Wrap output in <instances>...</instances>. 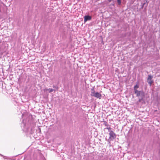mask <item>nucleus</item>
I'll list each match as a JSON object with an SVG mask.
<instances>
[{
	"label": "nucleus",
	"mask_w": 160,
	"mask_h": 160,
	"mask_svg": "<svg viewBox=\"0 0 160 160\" xmlns=\"http://www.w3.org/2000/svg\"><path fill=\"white\" fill-rule=\"evenodd\" d=\"M106 129L108 130V131L109 132H110V131H112L111 130V128L110 127H107L106 128Z\"/></svg>",
	"instance_id": "obj_8"
},
{
	"label": "nucleus",
	"mask_w": 160,
	"mask_h": 160,
	"mask_svg": "<svg viewBox=\"0 0 160 160\" xmlns=\"http://www.w3.org/2000/svg\"><path fill=\"white\" fill-rule=\"evenodd\" d=\"M21 127H23L25 126V124L24 123V121L23 120V121L22 122L21 124Z\"/></svg>",
	"instance_id": "obj_9"
},
{
	"label": "nucleus",
	"mask_w": 160,
	"mask_h": 160,
	"mask_svg": "<svg viewBox=\"0 0 160 160\" xmlns=\"http://www.w3.org/2000/svg\"><path fill=\"white\" fill-rule=\"evenodd\" d=\"M118 4L120 5L121 3V1L120 0H117Z\"/></svg>",
	"instance_id": "obj_10"
},
{
	"label": "nucleus",
	"mask_w": 160,
	"mask_h": 160,
	"mask_svg": "<svg viewBox=\"0 0 160 160\" xmlns=\"http://www.w3.org/2000/svg\"><path fill=\"white\" fill-rule=\"evenodd\" d=\"M92 18L90 16L86 15L84 17V22H86L88 20H90Z\"/></svg>",
	"instance_id": "obj_5"
},
{
	"label": "nucleus",
	"mask_w": 160,
	"mask_h": 160,
	"mask_svg": "<svg viewBox=\"0 0 160 160\" xmlns=\"http://www.w3.org/2000/svg\"><path fill=\"white\" fill-rule=\"evenodd\" d=\"M43 91L44 92H45L46 91H48V92L49 93H51L53 91H54V92H55V90H54V89H52V88H49V89L45 88L44 89Z\"/></svg>",
	"instance_id": "obj_6"
},
{
	"label": "nucleus",
	"mask_w": 160,
	"mask_h": 160,
	"mask_svg": "<svg viewBox=\"0 0 160 160\" xmlns=\"http://www.w3.org/2000/svg\"><path fill=\"white\" fill-rule=\"evenodd\" d=\"M109 137L108 140V142L109 144L111 143V141L113 140L116 137V134L113 131H110L109 133Z\"/></svg>",
	"instance_id": "obj_2"
},
{
	"label": "nucleus",
	"mask_w": 160,
	"mask_h": 160,
	"mask_svg": "<svg viewBox=\"0 0 160 160\" xmlns=\"http://www.w3.org/2000/svg\"><path fill=\"white\" fill-rule=\"evenodd\" d=\"M91 92H95V91H94V88H92L91 89Z\"/></svg>",
	"instance_id": "obj_11"
},
{
	"label": "nucleus",
	"mask_w": 160,
	"mask_h": 160,
	"mask_svg": "<svg viewBox=\"0 0 160 160\" xmlns=\"http://www.w3.org/2000/svg\"><path fill=\"white\" fill-rule=\"evenodd\" d=\"M112 0H108V1L109 2H111Z\"/></svg>",
	"instance_id": "obj_12"
},
{
	"label": "nucleus",
	"mask_w": 160,
	"mask_h": 160,
	"mask_svg": "<svg viewBox=\"0 0 160 160\" xmlns=\"http://www.w3.org/2000/svg\"><path fill=\"white\" fill-rule=\"evenodd\" d=\"M135 94L136 95V96L138 97H141V99H139V101L140 102L143 98L144 97L145 94L142 91H138L136 90L134 92Z\"/></svg>",
	"instance_id": "obj_1"
},
{
	"label": "nucleus",
	"mask_w": 160,
	"mask_h": 160,
	"mask_svg": "<svg viewBox=\"0 0 160 160\" xmlns=\"http://www.w3.org/2000/svg\"><path fill=\"white\" fill-rule=\"evenodd\" d=\"M153 77L151 75H148V78L147 79V81L148 83L151 86L153 82V81L152 80Z\"/></svg>",
	"instance_id": "obj_4"
},
{
	"label": "nucleus",
	"mask_w": 160,
	"mask_h": 160,
	"mask_svg": "<svg viewBox=\"0 0 160 160\" xmlns=\"http://www.w3.org/2000/svg\"><path fill=\"white\" fill-rule=\"evenodd\" d=\"M91 95L99 99H101L102 95L98 92H91Z\"/></svg>",
	"instance_id": "obj_3"
},
{
	"label": "nucleus",
	"mask_w": 160,
	"mask_h": 160,
	"mask_svg": "<svg viewBox=\"0 0 160 160\" xmlns=\"http://www.w3.org/2000/svg\"><path fill=\"white\" fill-rule=\"evenodd\" d=\"M139 86L138 84H137L136 85H135L134 87V92L136 90H138L137 89L139 88Z\"/></svg>",
	"instance_id": "obj_7"
}]
</instances>
